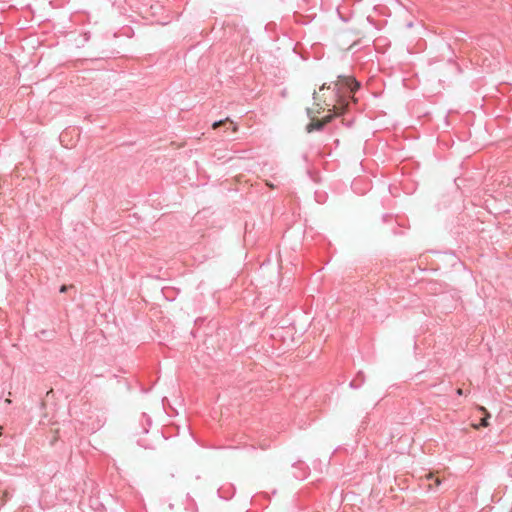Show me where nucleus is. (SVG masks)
<instances>
[{
  "mask_svg": "<svg viewBox=\"0 0 512 512\" xmlns=\"http://www.w3.org/2000/svg\"><path fill=\"white\" fill-rule=\"evenodd\" d=\"M338 77L343 78V82L350 89V91H355L360 86V83L351 77H343L341 75H339Z\"/></svg>",
  "mask_w": 512,
  "mask_h": 512,
  "instance_id": "obj_1",
  "label": "nucleus"
},
{
  "mask_svg": "<svg viewBox=\"0 0 512 512\" xmlns=\"http://www.w3.org/2000/svg\"><path fill=\"white\" fill-rule=\"evenodd\" d=\"M323 127V123L322 122H315V123H310L308 126H307V131L308 132H312L314 130H321Z\"/></svg>",
  "mask_w": 512,
  "mask_h": 512,
  "instance_id": "obj_2",
  "label": "nucleus"
},
{
  "mask_svg": "<svg viewBox=\"0 0 512 512\" xmlns=\"http://www.w3.org/2000/svg\"><path fill=\"white\" fill-rule=\"evenodd\" d=\"M479 410L482 412H485V417L481 420L480 425L483 427H487L489 425L488 418L490 417V414L487 413L486 409L484 407H479Z\"/></svg>",
  "mask_w": 512,
  "mask_h": 512,
  "instance_id": "obj_3",
  "label": "nucleus"
},
{
  "mask_svg": "<svg viewBox=\"0 0 512 512\" xmlns=\"http://www.w3.org/2000/svg\"><path fill=\"white\" fill-rule=\"evenodd\" d=\"M222 123H223V120H219V121L214 122L212 126H213V128H217V127H219Z\"/></svg>",
  "mask_w": 512,
  "mask_h": 512,
  "instance_id": "obj_4",
  "label": "nucleus"
},
{
  "mask_svg": "<svg viewBox=\"0 0 512 512\" xmlns=\"http://www.w3.org/2000/svg\"><path fill=\"white\" fill-rule=\"evenodd\" d=\"M456 393H457V395L461 396V395L463 394V391H462L461 389H458V390L456 391Z\"/></svg>",
  "mask_w": 512,
  "mask_h": 512,
  "instance_id": "obj_5",
  "label": "nucleus"
},
{
  "mask_svg": "<svg viewBox=\"0 0 512 512\" xmlns=\"http://www.w3.org/2000/svg\"><path fill=\"white\" fill-rule=\"evenodd\" d=\"M65 291H66V286H62V287L60 288V292H65Z\"/></svg>",
  "mask_w": 512,
  "mask_h": 512,
  "instance_id": "obj_6",
  "label": "nucleus"
}]
</instances>
